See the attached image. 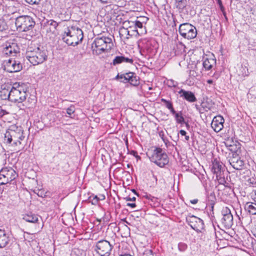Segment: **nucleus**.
I'll return each mask as SVG.
<instances>
[{"instance_id": "f257e3e1", "label": "nucleus", "mask_w": 256, "mask_h": 256, "mask_svg": "<svg viewBox=\"0 0 256 256\" xmlns=\"http://www.w3.org/2000/svg\"><path fill=\"white\" fill-rule=\"evenodd\" d=\"M4 140L6 142L13 146L18 148L24 147L26 139L24 135V130L21 127L12 126L4 134Z\"/></svg>"}, {"instance_id": "f03ea898", "label": "nucleus", "mask_w": 256, "mask_h": 256, "mask_svg": "<svg viewBox=\"0 0 256 256\" xmlns=\"http://www.w3.org/2000/svg\"><path fill=\"white\" fill-rule=\"evenodd\" d=\"M48 56V50L40 45L28 46L26 53V59L34 66L44 62L47 60Z\"/></svg>"}, {"instance_id": "7ed1b4c3", "label": "nucleus", "mask_w": 256, "mask_h": 256, "mask_svg": "<svg viewBox=\"0 0 256 256\" xmlns=\"http://www.w3.org/2000/svg\"><path fill=\"white\" fill-rule=\"evenodd\" d=\"M82 30L76 26L67 28L62 34V40L68 46H76L83 40Z\"/></svg>"}, {"instance_id": "20e7f679", "label": "nucleus", "mask_w": 256, "mask_h": 256, "mask_svg": "<svg viewBox=\"0 0 256 256\" xmlns=\"http://www.w3.org/2000/svg\"><path fill=\"white\" fill-rule=\"evenodd\" d=\"M113 46L111 38L106 36H98L92 44L93 52L100 54L108 52Z\"/></svg>"}, {"instance_id": "39448f33", "label": "nucleus", "mask_w": 256, "mask_h": 256, "mask_svg": "<svg viewBox=\"0 0 256 256\" xmlns=\"http://www.w3.org/2000/svg\"><path fill=\"white\" fill-rule=\"evenodd\" d=\"M149 158L152 162L160 168L164 167L169 162L168 155L160 148H156Z\"/></svg>"}, {"instance_id": "423d86ee", "label": "nucleus", "mask_w": 256, "mask_h": 256, "mask_svg": "<svg viewBox=\"0 0 256 256\" xmlns=\"http://www.w3.org/2000/svg\"><path fill=\"white\" fill-rule=\"evenodd\" d=\"M15 24L18 30L27 32L32 28L35 24V22L30 16H22L16 19Z\"/></svg>"}, {"instance_id": "0eeeda50", "label": "nucleus", "mask_w": 256, "mask_h": 256, "mask_svg": "<svg viewBox=\"0 0 256 256\" xmlns=\"http://www.w3.org/2000/svg\"><path fill=\"white\" fill-rule=\"evenodd\" d=\"M9 100L14 102H22L27 96V94L22 86H12L8 94Z\"/></svg>"}, {"instance_id": "6e6552de", "label": "nucleus", "mask_w": 256, "mask_h": 256, "mask_svg": "<svg viewBox=\"0 0 256 256\" xmlns=\"http://www.w3.org/2000/svg\"><path fill=\"white\" fill-rule=\"evenodd\" d=\"M94 250L100 256H109L113 246L110 242L102 240L96 242Z\"/></svg>"}, {"instance_id": "1a4fd4ad", "label": "nucleus", "mask_w": 256, "mask_h": 256, "mask_svg": "<svg viewBox=\"0 0 256 256\" xmlns=\"http://www.w3.org/2000/svg\"><path fill=\"white\" fill-rule=\"evenodd\" d=\"M178 30L180 34L188 40L194 38L197 34L196 27L189 23L181 24L179 26Z\"/></svg>"}, {"instance_id": "9d476101", "label": "nucleus", "mask_w": 256, "mask_h": 256, "mask_svg": "<svg viewBox=\"0 0 256 256\" xmlns=\"http://www.w3.org/2000/svg\"><path fill=\"white\" fill-rule=\"evenodd\" d=\"M18 57L10 58L4 62V70L8 72H16L22 70V66Z\"/></svg>"}, {"instance_id": "9b49d317", "label": "nucleus", "mask_w": 256, "mask_h": 256, "mask_svg": "<svg viewBox=\"0 0 256 256\" xmlns=\"http://www.w3.org/2000/svg\"><path fill=\"white\" fill-rule=\"evenodd\" d=\"M17 174L12 168H4L0 171V185L6 184L16 178Z\"/></svg>"}, {"instance_id": "f8f14e48", "label": "nucleus", "mask_w": 256, "mask_h": 256, "mask_svg": "<svg viewBox=\"0 0 256 256\" xmlns=\"http://www.w3.org/2000/svg\"><path fill=\"white\" fill-rule=\"evenodd\" d=\"M186 220L190 226L198 232H201L204 228L203 220L197 216L189 215L186 218Z\"/></svg>"}, {"instance_id": "ddd939ff", "label": "nucleus", "mask_w": 256, "mask_h": 256, "mask_svg": "<svg viewBox=\"0 0 256 256\" xmlns=\"http://www.w3.org/2000/svg\"><path fill=\"white\" fill-rule=\"evenodd\" d=\"M222 215L221 220L222 225L226 228H232L233 225L234 218L230 210L228 207H226L222 209Z\"/></svg>"}, {"instance_id": "4468645a", "label": "nucleus", "mask_w": 256, "mask_h": 256, "mask_svg": "<svg viewBox=\"0 0 256 256\" xmlns=\"http://www.w3.org/2000/svg\"><path fill=\"white\" fill-rule=\"evenodd\" d=\"M2 54L4 56H10L11 58L17 57V55L20 56V48L15 43H6L4 48Z\"/></svg>"}, {"instance_id": "2eb2a0df", "label": "nucleus", "mask_w": 256, "mask_h": 256, "mask_svg": "<svg viewBox=\"0 0 256 256\" xmlns=\"http://www.w3.org/2000/svg\"><path fill=\"white\" fill-rule=\"evenodd\" d=\"M224 120L222 116H216L214 117L212 122L211 126L216 132H219L224 128Z\"/></svg>"}, {"instance_id": "dca6fc26", "label": "nucleus", "mask_w": 256, "mask_h": 256, "mask_svg": "<svg viewBox=\"0 0 256 256\" xmlns=\"http://www.w3.org/2000/svg\"><path fill=\"white\" fill-rule=\"evenodd\" d=\"M178 94H180V97L183 98L184 100L190 102H195L197 100L194 94L190 91H186L181 89L178 92Z\"/></svg>"}, {"instance_id": "f3484780", "label": "nucleus", "mask_w": 256, "mask_h": 256, "mask_svg": "<svg viewBox=\"0 0 256 256\" xmlns=\"http://www.w3.org/2000/svg\"><path fill=\"white\" fill-rule=\"evenodd\" d=\"M230 165L236 170H240L242 169L244 162L238 156H233L229 160Z\"/></svg>"}, {"instance_id": "a211bd4d", "label": "nucleus", "mask_w": 256, "mask_h": 256, "mask_svg": "<svg viewBox=\"0 0 256 256\" xmlns=\"http://www.w3.org/2000/svg\"><path fill=\"white\" fill-rule=\"evenodd\" d=\"M215 174L218 184H220L225 185L226 183V178L228 176L227 172L224 170Z\"/></svg>"}, {"instance_id": "6ab92c4d", "label": "nucleus", "mask_w": 256, "mask_h": 256, "mask_svg": "<svg viewBox=\"0 0 256 256\" xmlns=\"http://www.w3.org/2000/svg\"><path fill=\"white\" fill-rule=\"evenodd\" d=\"M134 60L132 58H126L124 56H116L113 60L112 64L114 66H116L124 62L132 64Z\"/></svg>"}, {"instance_id": "aec40b11", "label": "nucleus", "mask_w": 256, "mask_h": 256, "mask_svg": "<svg viewBox=\"0 0 256 256\" xmlns=\"http://www.w3.org/2000/svg\"><path fill=\"white\" fill-rule=\"evenodd\" d=\"M224 170V168L222 167V163L216 159H214L212 161L211 170L214 174H216Z\"/></svg>"}, {"instance_id": "412c9836", "label": "nucleus", "mask_w": 256, "mask_h": 256, "mask_svg": "<svg viewBox=\"0 0 256 256\" xmlns=\"http://www.w3.org/2000/svg\"><path fill=\"white\" fill-rule=\"evenodd\" d=\"M22 216V218L26 222H29L36 223L38 220V216L31 212L23 214Z\"/></svg>"}, {"instance_id": "4be33fe9", "label": "nucleus", "mask_w": 256, "mask_h": 256, "mask_svg": "<svg viewBox=\"0 0 256 256\" xmlns=\"http://www.w3.org/2000/svg\"><path fill=\"white\" fill-rule=\"evenodd\" d=\"M244 209L250 214H256V202H247L244 205Z\"/></svg>"}, {"instance_id": "5701e85b", "label": "nucleus", "mask_w": 256, "mask_h": 256, "mask_svg": "<svg viewBox=\"0 0 256 256\" xmlns=\"http://www.w3.org/2000/svg\"><path fill=\"white\" fill-rule=\"evenodd\" d=\"M8 242V237L5 231L0 229V248L5 247Z\"/></svg>"}, {"instance_id": "b1692460", "label": "nucleus", "mask_w": 256, "mask_h": 256, "mask_svg": "<svg viewBox=\"0 0 256 256\" xmlns=\"http://www.w3.org/2000/svg\"><path fill=\"white\" fill-rule=\"evenodd\" d=\"M215 63L216 60L214 59L206 58L203 62L202 65L205 70H210Z\"/></svg>"}, {"instance_id": "393cba45", "label": "nucleus", "mask_w": 256, "mask_h": 256, "mask_svg": "<svg viewBox=\"0 0 256 256\" xmlns=\"http://www.w3.org/2000/svg\"><path fill=\"white\" fill-rule=\"evenodd\" d=\"M128 30L129 31L130 36H139L138 30L136 28V26L132 25V24H128Z\"/></svg>"}, {"instance_id": "a878e982", "label": "nucleus", "mask_w": 256, "mask_h": 256, "mask_svg": "<svg viewBox=\"0 0 256 256\" xmlns=\"http://www.w3.org/2000/svg\"><path fill=\"white\" fill-rule=\"evenodd\" d=\"M128 24H132V25L136 26V29L138 28H142L143 26L142 23L138 20H136L134 22L128 20L123 22V25L125 26H128Z\"/></svg>"}, {"instance_id": "bb28decb", "label": "nucleus", "mask_w": 256, "mask_h": 256, "mask_svg": "<svg viewBox=\"0 0 256 256\" xmlns=\"http://www.w3.org/2000/svg\"><path fill=\"white\" fill-rule=\"evenodd\" d=\"M120 34L121 36H126V38H128L130 36L128 27L123 25V26L120 28Z\"/></svg>"}, {"instance_id": "cd10ccee", "label": "nucleus", "mask_w": 256, "mask_h": 256, "mask_svg": "<svg viewBox=\"0 0 256 256\" xmlns=\"http://www.w3.org/2000/svg\"><path fill=\"white\" fill-rule=\"evenodd\" d=\"M176 122L180 124H182L185 122V120L182 116L181 111L178 112V114L174 116Z\"/></svg>"}, {"instance_id": "c85d7f7f", "label": "nucleus", "mask_w": 256, "mask_h": 256, "mask_svg": "<svg viewBox=\"0 0 256 256\" xmlns=\"http://www.w3.org/2000/svg\"><path fill=\"white\" fill-rule=\"evenodd\" d=\"M128 82L134 86H137L140 84L139 80L137 78L136 76H134V74Z\"/></svg>"}, {"instance_id": "c756f323", "label": "nucleus", "mask_w": 256, "mask_h": 256, "mask_svg": "<svg viewBox=\"0 0 256 256\" xmlns=\"http://www.w3.org/2000/svg\"><path fill=\"white\" fill-rule=\"evenodd\" d=\"M9 92L8 90H4L0 92V96L2 100H6L8 99L9 100L8 94Z\"/></svg>"}, {"instance_id": "7c9ffc66", "label": "nucleus", "mask_w": 256, "mask_h": 256, "mask_svg": "<svg viewBox=\"0 0 256 256\" xmlns=\"http://www.w3.org/2000/svg\"><path fill=\"white\" fill-rule=\"evenodd\" d=\"M188 248V245L182 242H180L178 244V249L180 252H185Z\"/></svg>"}, {"instance_id": "2f4dec72", "label": "nucleus", "mask_w": 256, "mask_h": 256, "mask_svg": "<svg viewBox=\"0 0 256 256\" xmlns=\"http://www.w3.org/2000/svg\"><path fill=\"white\" fill-rule=\"evenodd\" d=\"M208 202L212 206V208H214V202L216 200V196L214 193H210L208 197Z\"/></svg>"}, {"instance_id": "473e14b6", "label": "nucleus", "mask_w": 256, "mask_h": 256, "mask_svg": "<svg viewBox=\"0 0 256 256\" xmlns=\"http://www.w3.org/2000/svg\"><path fill=\"white\" fill-rule=\"evenodd\" d=\"M134 74L133 72H128L124 74L125 77H124V80H122L120 82H128L129 80H130L131 78Z\"/></svg>"}, {"instance_id": "72a5a7b5", "label": "nucleus", "mask_w": 256, "mask_h": 256, "mask_svg": "<svg viewBox=\"0 0 256 256\" xmlns=\"http://www.w3.org/2000/svg\"><path fill=\"white\" fill-rule=\"evenodd\" d=\"M178 3L177 7L180 8H183L185 7V1L186 0H176Z\"/></svg>"}, {"instance_id": "f704fd0d", "label": "nucleus", "mask_w": 256, "mask_h": 256, "mask_svg": "<svg viewBox=\"0 0 256 256\" xmlns=\"http://www.w3.org/2000/svg\"><path fill=\"white\" fill-rule=\"evenodd\" d=\"M75 109L73 106H70L66 109V113L68 114L69 117H71V115L74 112Z\"/></svg>"}, {"instance_id": "c9c22d12", "label": "nucleus", "mask_w": 256, "mask_h": 256, "mask_svg": "<svg viewBox=\"0 0 256 256\" xmlns=\"http://www.w3.org/2000/svg\"><path fill=\"white\" fill-rule=\"evenodd\" d=\"M48 23L50 26H52V28L54 30L58 26V23L52 20H49Z\"/></svg>"}, {"instance_id": "e433bc0d", "label": "nucleus", "mask_w": 256, "mask_h": 256, "mask_svg": "<svg viewBox=\"0 0 256 256\" xmlns=\"http://www.w3.org/2000/svg\"><path fill=\"white\" fill-rule=\"evenodd\" d=\"M6 28L7 26L6 22L3 20H0V32H2L6 30Z\"/></svg>"}, {"instance_id": "4c0bfd02", "label": "nucleus", "mask_w": 256, "mask_h": 256, "mask_svg": "<svg viewBox=\"0 0 256 256\" xmlns=\"http://www.w3.org/2000/svg\"><path fill=\"white\" fill-rule=\"evenodd\" d=\"M142 256H154L151 250H146Z\"/></svg>"}, {"instance_id": "58836bf2", "label": "nucleus", "mask_w": 256, "mask_h": 256, "mask_svg": "<svg viewBox=\"0 0 256 256\" xmlns=\"http://www.w3.org/2000/svg\"><path fill=\"white\" fill-rule=\"evenodd\" d=\"M167 84L169 87H176L177 85L176 82L173 80H168Z\"/></svg>"}, {"instance_id": "ea45409f", "label": "nucleus", "mask_w": 256, "mask_h": 256, "mask_svg": "<svg viewBox=\"0 0 256 256\" xmlns=\"http://www.w3.org/2000/svg\"><path fill=\"white\" fill-rule=\"evenodd\" d=\"M26 2L30 4H38L41 0H25Z\"/></svg>"}, {"instance_id": "a19ab883", "label": "nucleus", "mask_w": 256, "mask_h": 256, "mask_svg": "<svg viewBox=\"0 0 256 256\" xmlns=\"http://www.w3.org/2000/svg\"><path fill=\"white\" fill-rule=\"evenodd\" d=\"M165 104V106L169 110L170 109V108H172L173 106H172V104L171 102L170 101H168V102L164 104Z\"/></svg>"}, {"instance_id": "79ce46f5", "label": "nucleus", "mask_w": 256, "mask_h": 256, "mask_svg": "<svg viewBox=\"0 0 256 256\" xmlns=\"http://www.w3.org/2000/svg\"><path fill=\"white\" fill-rule=\"evenodd\" d=\"M124 77H125V75L124 74H118L116 77V80H118V79H122V80H124Z\"/></svg>"}, {"instance_id": "37998d69", "label": "nucleus", "mask_w": 256, "mask_h": 256, "mask_svg": "<svg viewBox=\"0 0 256 256\" xmlns=\"http://www.w3.org/2000/svg\"><path fill=\"white\" fill-rule=\"evenodd\" d=\"M177 46L180 50H184L185 46L182 43L180 42L178 44H177Z\"/></svg>"}, {"instance_id": "c03bdc74", "label": "nucleus", "mask_w": 256, "mask_h": 256, "mask_svg": "<svg viewBox=\"0 0 256 256\" xmlns=\"http://www.w3.org/2000/svg\"><path fill=\"white\" fill-rule=\"evenodd\" d=\"M8 112L4 110H2L1 107H0V116H3L4 115L7 114Z\"/></svg>"}, {"instance_id": "a18cd8bd", "label": "nucleus", "mask_w": 256, "mask_h": 256, "mask_svg": "<svg viewBox=\"0 0 256 256\" xmlns=\"http://www.w3.org/2000/svg\"><path fill=\"white\" fill-rule=\"evenodd\" d=\"M170 110V112L175 116L176 114H178V112H176V111L174 108L173 106L169 109Z\"/></svg>"}, {"instance_id": "49530a36", "label": "nucleus", "mask_w": 256, "mask_h": 256, "mask_svg": "<svg viewBox=\"0 0 256 256\" xmlns=\"http://www.w3.org/2000/svg\"><path fill=\"white\" fill-rule=\"evenodd\" d=\"M126 199L127 201H135L136 198L135 197H132L131 198L130 197L128 196L126 198Z\"/></svg>"}, {"instance_id": "de8ad7c7", "label": "nucleus", "mask_w": 256, "mask_h": 256, "mask_svg": "<svg viewBox=\"0 0 256 256\" xmlns=\"http://www.w3.org/2000/svg\"><path fill=\"white\" fill-rule=\"evenodd\" d=\"M126 206H130L132 208H134L136 206V204L135 203H128Z\"/></svg>"}, {"instance_id": "09e8293b", "label": "nucleus", "mask_w": 256, "mask_h": 256, "mask_svg": "<svg viewBox=\"0 0 256 256\" xmlns=\"http://www.w3.org/2000/svg\"><path fill=\"white\" fill-rule=\"evenodd\" d=\"M99 200V199H94V198H93L92 200V204H96L98 203V202Z\"/></svg>"}, {"instance_id": "8fccbe9b", "label": "nucleus", "mask_w": 256, "mask_h": 256, "mask_svg": "<svg viewBox=\"0 0 256 256\" xmlns=\"http://www.w3.org/2000/svg\"><path fill=\"white\" fill-rule=\"evenodd\" d=\"M180 133L182 136H185L186 134V132L182 130L180 131Z\"/></svg>"}, {"instance_id": "3c124183", "label": "nucleus", "mask_w": 256, "mask_h": 256, "mask_svg": "<svg viewBox=\"0 0 256 256\" xmlns=\"http://www.w3.org/2000/svg\"><path fill=\"white\" fill-rule=\"evenodd\" d=\"M190 202L192 204H196L198 202V199H194L192 200H190Z\"/></svg>"}, {"instance_id": "603ef678", "label": "nucleus", "mask_w": 256, "mask_h": 256, "mask_svg": "<svg viewBox=\"0 0 256 256\" xmlns=\"http://www.w3.org/2000/svg\"><path fill=\"white\" fill-rule=\"evenodd\" d=\"M252 200H253L254 202H256V190L255 191L254 194L253 196Z\"/></svg>"}, {"instance_id": "864d4df0", "label": "nucleus", "mask_w": 256, "mask_h": 256, "mask_svg": "<svg viewBox=\"0 0 256 256\" xmlns=\"http://www.w3.org/2000/svg\"><path fill=\"white\" fill-rule=\"evenodd\" d=\"M184 124H185L186 126V128H187L188 129V128H190V124H188V122H186L185 121V122H184Z\"/></svg>"}, {"instance_id": "5fc2aeb1", "label": "nucleus", "mask_w": 256, "mask_h": 256, "mask_svg": "<svg viewBox=\"0 0 256 256\" xmlns=\"http://www.w3.org/2000/svg\"><path fill=\"white\" fill-rule=\"evenodd\" d=\"M220 6V10L224 12V6H222V5H219Z\"/></svg>"}, {"instance_id": "6e6d98bb", "label": "nucleus", "mask_w": 256, "mask_h": 256, "mask_svg": "<svg viewBox=\"0 0 256 256\" xmlns=\"http://www.w3.org/2000/svg\"><path fill=\"white\" fill-rule=\"evenodd\" d=\"M99 0L102 3H107V2H108L109 0Z\"/></svg>"}, {"instance_id": "4d7b16f0", "label": "nucleus", "mask_w": 256, "mask_h": 256, "mask_svg": "<svg viewBox=\"0 0 256 256\" xmlns=\"http://www.w3.org/2000/svg\"><path fill=\"white\" fill-rule=\"evenodd\" d=\"M160 100H161V102H164V104H165V103H166V102H168V100H166V99H164V98H162V99Z\"/></svg>"}, {"instance_id": "13d9d810", "label": "nucleus", "mask_w": 256, "mask_h": 256, "mask_svg": "<svg viewBox=\"0 0 256 256\" xmlns=\"http://www.w3.org/2000/svg\"><path fill=\"white\" fill-rule=\"evenodd\" d=\"M218 2V5H222V2L221 0H216Z\"/></svg>"}, {"instance_id": "bf43d9fd", "label": "nucleus", "mask_w": 256, "mask_h": 256, "mask_svg": "<svg viewBox=\"0 0 256 256\" xmlns=\"http://www.w3.org/2000/svg\"><path fill=\"white\" fill-rule=\"evenodd\" d=\"M190 139V137L188 136H186V134L185 136V140L186 141H188Z\"/></svg>"}, {"instance_id": "052dcab7", "label": "nucleus", "mask_w": 256, "mask_h": 256, "mask_svg": "<svg viewBox=\"0 0 256 256\" xmlns=\"http://www.w3.org/2000/svg\"><path fill=\"white\" fill-rule=\"evenodd\" d=\"M207 82L208 84H211L213 82V81L212 80H208Z\"/></svg>"}, {"instance_id": "680f3d73", "label": "nucleus", "mask_w": 256, "mask_h": 256, "mask_svg": "<svg viewBox=\"0 0 256 256\" xmlns=\"http://www.w3.org/2000/svg\"><path fill=\"white\" fill-rule=\"evenodd\" d=\"M153 176H154V180H156V181H157V180H157V178H156V176H154V175Z\"/></svg>"}, {"instance_id": "e2e57ef3", "label": "nucleus", "mask_w": 256, "mask_h": 256, "mask_svg": "<svg viewBox=\"0 0 256 256\" xmlns=\"http://www.w3.org/2000/svg\"><path fill=\"white\" fill-rule=\"evenodd\" d=\"M93 198L94 199H99L96 196H94Z\"/></svg>"}, {"instance_id": "0e129e2a", "label": "nucleus", "mask_w": 256, "mask_h": 256, "mask_svg": "<svg viewBox=\"0 0 256 256\" xmlns=\"http://www.w3.org/2000/svg\"><path fill=\"white\" fill-rule=\"evenodd\" d=\"M133 152H134V154H136V152H134V151H133Z\"/></svg>"}, {"instance_id": "69168bd1", "label": "nucleus", "mask_w": 256, "mask_h": 256, "mask_svg": "<svg viewBox=\"0 0 256 256\" xmlns=\"http://www.w3.org/2000/svg\"><path fill=\"white\" fill-rule=\"evenodd\" d=\"M81 256H84V255L81 254Z\"/></svg>"}]
</instances>
